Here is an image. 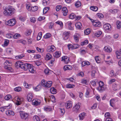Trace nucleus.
Here are the masks:
<instances>
[{
    "mask_svg": "<svg viewBox=\"0 0 121 121\" xmlns=\"http://www.w3.org/2000/svg\"><path fill=\"white\" fill-rule=\"evenodd\" d=\"M93 25L95 27H100L101 25V23L99 21L94 20Z\"/></svg>",
    "mask_w": 121,
    "mask_h": 121,
    "instance_id": "nucleus-7",
    "label": "nucleus"
},
{
    "mask_svg": "<svg viewBox=\"0 0 121 121\" xmlns=\"http://www.w3.org/2000/svg\"><path fill=\"white\" fill-rule=\"evenodd\" d=\"M62 8L61 5L57 6L56 7V11H58L60 10Z\"/></svg>",
    "mask_w": 121,
    "mask_h": 121,
    "instance_id": "nucleus-49",
    "label": "nucleus"
},
{
    "mask_svg": "<svg viewBox=\"0 0 121 121\" xmlns=\"http://www.w3.org/2000/svg\"><path fill=\"white\" fill-rule=\"evenodd\" d=\"M81 103H78L75 105V106L73 108V111L77 112L79 110V109L80 107V105H81Z\"/></svg>",
    "mask_w": 121,
    "mask_h": 121,
    "instance_id": "nucleus-5",
    "label": "nucleus"
},
{
    "mask_svg": "<svg viewBox=\"0 0 121 121\" xmlns=\"http://www.w3.org/2000/svg\"><path fill=\"white\" fill-rule=\"evenodd\" d=\"M79 35L78 34H77L74 36V39L76 41H78L79 40L78 39V36Z\"/></svg>",
    "mask_w": 121,
    "mask_h": 121,
    "instance_id": "nucleus-32",
    "label": "nucleus"
},
{
    "mask_svg": "<svg viewBox=\"0 0 121 121\" xmlns=\"http://www.w3.org/2000/svg\"><path fill=\"white\" fill-rule=\"evenodd\" d=\"M51 36V35L49 33H47L44 36V37L45 39H47L49 38Z\"/></svg>",
    "mask_w": 121,
    "mask_h": 121,
    "instance_id": "nucleus-41",
    "label": "nucleus"
},
{
    "mask_svg": "<svg viewBox=\"0 0 121 121\" xmlns=\"http://www.w3.org/2000/svg\"><path fill=\"white\" fill-rule=\"evenodd\" d=\"M75 5L76 7L78 8L81 6V4L80 1H78L75 4Z\"/></svg>",
    "mask_w": 121,
    "mask_h": 121,
    "instance_id": "nucleus-30",
    "label": "nucleus"
},
{
    "mask_svg": "<svg viewBox=\"0 0 121 121\" xmlns=\"http://www.w3.org/2000/svg\"><path fill=\"white\" fill-rule=\"evenodd\" d=\"M55 60L54 58H52L50 62V63L51 65H53V63H54Z\"/></svg>",
    "mask_w": 121,
    "mask_h": 121,
    "instance_id": "nucleus-56",
    "label": "nucleus"
},
{
    "mask_svg": "<svg viewBox=\"0 0 121 121\" xmlns=\"http://www.w3.org/2000/svg\"><path fill=\"white\" fill-rule=\"evenodd\" d=\"M72 69V66L69 65H65L63 67V69L65 71H66V70H71Z\"/></svg>",
    "mask_w": 121,
    "mask_h": 121,
    "instance_id": "nucleus-15",
    "label": "nucleus"
},
{
    "mask_svg": "<svg viewBox=\"0 0 121 121\" xmlns=\"http://www.w3.org/2000/svg\"><path fill=\"white\" fill-rule=\"evenodd\" d=\"M7 37L9 38H11L12 37H13V35L11 34H7Z\"/></svg>",
    "mask_w": 121,
    "mask_h": 121,
    "instance_id": "nucleus-48",
    "label": "nucleus"
},
{
    "mask_svg": "<svg viewBox=\"0 0 121 121\" xmlns=\"http://www.w3.org/2000/svg\"><path fill=\"white\" fill-rule=\"evenodd\" d=\"M11 95H9L6 96L4 97L5 99L6 100H8L10 99L11 97Z\"/></svg>",
    "mask_w": 121,
    "mask_h": 121,
    "instance_id": "nucleus-35",
    "label": "nucleus"
},
{
    "mask_svg": "<svg viewBox=\"0 0 121 121\" xmlns=\"http://www.w3.org/2000/svg\"><path fill=\"white\" fill-rule=\"evenodd\" d=\"M75 17V15L73 13L71 14L69 16V18L72 19H73Z\"/></svg>",
    "mask_w": 121,
    "mask_h": 121,
    "instance_id": "nucleus-46",
    "label": "nucleus"
},
{
    "mask_svg": "<svg viewBox=\"0 0 121 121\" xmlns=\"http://www.w3.org/2000/svg\"><path fill=\"white\" fill-rule=\"evenodd\" d=\"M95 60L96 62L98 63H99L100 62V60L99 59L98 56H97L95 57Z\"/></svg>",
    "mask_w": 121,
    "mask_h": 121,
    "instance_id": "nucleus-51",
    "label": "nucleus"
},
{
    "mask_svg": "<svg viewBox=\"0 0 121 121\" xmlns=\"http://www.w3.org/2000/svg\"><path fill=\"white\" fill-rule=\"evenodd\" d=\"M103 27L106 30H109L111 28V26L109 24L107 23L104 25Z\"/></svg>",
    "mask_w": 121,
    "mask_h": 121,
    "instance_id": "nucleus-9",
    "label": "nucleus"
},
{
    "mask_svg": "<svg viewBox=\"0 0 121 121\" xmlns=\"http://www.w3.org/2000/svg\"><path fill=\"white\" fill-rule=\"evenodd\" d=\"M56 23L59 24L61 27H62L63 26V24L62 22L61 21H58L56 22Z\"/></svg>",
    "mask_w": 121,
    "mask_h": 121,
    "instance_id": "nucleus-57",
    "label": "nucleus"
},
{
    "mask_svg": "<svg viewBox=\"0 0 121 121\" xmlns=\"http://www.w3.org/2000/svg\"><path fill=\"white\" fill-rule=\"evenodd\" d=\"M51 99L53 102H55V98L54 95H52L51 96Z\"/></svg>",
    "mask_w": 121,
    "mask_h": 121,
    "instance_id": "nucleus-55",
    "label": "nucleus"
},
{
    "mask_svg": "<svg viewBox=\"0 0 121 121\" xmlns=\"http://www.w3.org/2000/svg\"><path fill=\"white\" fill-rule=\"evenodd\" d=\"M90 32V29H87L84 31V33L86 35L89 34Z\"/></svg>",
    "mask_w": 121,
    "mask_h": 121,
    "instance_id": "nucleus-44",
    "label": "nucleus"
},
{
    "mask_svg": "<svg viewBox=\"0 0 121 121\" xmlns=\"http://www.w3.org/2000/svg\"><path fill=\"white\" fill-rule=\"evenodd\" d=\"M20 115L22 119L26 120L28 117L29 115L26 113H24L22 112H20Z\"/></svg>",
    "mask_w": 121,
    "mask_h": 121,
    "instance_id": "nucleus-4",
    "label": "nucleus"
},
{
    "mask_svg": "<svg viewBox=\"0 0 121 121\" xmlns=\"http://www.w3.org/2000/svg\"><path fill=\"white\" fill-rule=\"evenodd\" d=\"M31 22L34 23L36 21L35 19V17H32L30 18Z\"/></svg>",
    "mask_w": 121,
    "mask_h": 121,
    "instance_id": "nucleus-61",
    "label": "nucleus"
},
{
    "mask_svg": "<svg viewBox=\"0 0 121 121\" xmlns=\"http://www.w3.org/2000/svg\"><path fill=\"white\" fill-rule=\"evenodd\" d=\"M65 105L66 108L69 109L72 107V103H70L69 101H68L67 102Z\"/></svg>",
    "mask_w": 121,
    "mask_h": 121,
    "instance_id": "nucleus-18",
    "label": "nucleus"
},
{
    "mask_svg": "<svg viewBox=\"0 0 121 121\" xmlns=\"http://www.w3.org/2000/svg\"><path fill=\"white\" fill-rule=\"evenodd\" d=\"M72 23L70 22H68V26L69 29L70 30H73V28L72 26Z\"/></svg>",
    "mask_w": 121,
    "mask_h": 121,
    "instance_id": "nucleus-20",
    "label": "nucleus"
},
{
    "mask_svg": "<svg viewBox=\"0 0 121 121\" xmlns=\"http://www.w3.org/2000/svg\"><path fill=\"white\" fill-rule=\"evenodd\" d=\"M102 34V32L101 31H99L95 33V35L97 37H99L100 35Z\"/></svg>",
    "mask_w": 121,
    "mask_h": 121,
    "instance_id": "nucleus-34",
    "label": "nucleus"
},
{
    "mask_svg": "<svg viewBox=\"0 0 121 121\" xmlns=\"http://www.w3.org/2000/svg\"><path fill=\"white\" fill-rule=\"evenodd\" d=\"M22 64V62L21 61H18L16 62L15 64V67L18 68L19 67H21V64Z\"/></svg>",
    "mask_w": 121,
    "mask_h": 121,
    "instance_id": "nucleus-14",
    "label": "nucleus"
},
{
    "mask_svg": "<svg viewBox=\"0 0 121 121\" xmlns=\"http://www.w3.org/2000/svg\"><path fill=\"white\" fill-rule=\"evenodd\" d=\"M50 91L51 93L52 94H55L56 93V90L54 87L51 88Z\"/></svg>",
    "mask_w": 121,
    "mask_h": 121,
    "instance_id": "nucleus-23",
    "label": "nucleus"
},
{
    "mask_svg": "<svg viewBox=\"0 0 121 121\" xmlns=\"http://www.w3.org/2000/svg\"><path fill=\"white\" fill-rule=\"evenodd\" d=\"M14 9L9 8H5L4 12V14L6 16H11L14 13Z\"/></svg>",
    "mask_w": 121,
    "mask_h": 121,
    "instance_id": "nucleus-1",
    "label": "nucleus"
},
{
    "mask_svg": "<svg viewBox=\"0 0 121 121\" xmlns=\"http://www.w3.org/2000/svg\"><path fill=\"white\" fill-rule=\"evenodd\" d=\"M29 70L30 72L32 73H34L35 71L33 67H32L31 68H30Z\"/></svg>",
    "mask_w": 121,
    "mask_h": 121,
    "instance_id": "nucleus-54",
    "label": "nucleus"
},
{
    "mask_svg": "<svg viewBox=\"0 0 121 121\" xmlns=\"http://www.w3.org/2000/svg\"><path fill=\"white\" fill-rule=\"evenodd\" d=\"M91 83L92 86H96V83L95 81H91Z\"/></svg>",
    "mask_w": 121,
    "mask_h": 121,
    "instance_id": "nucleus-62",
    "label": "nucleus"
},
{
    "mask_svg": "<svg viewBox=\"0 0 121 121\" xmlns=\"http://www.w3.org/2000/svg\"><path fill=\"white\" fill-rule=\"evenodd\" d=\"M52 58V56L49 53H48L46 55L45 59L46 60H50Z\"/></svg>",
    "mask_w": 121,
    "mask_h": 121,
    "instance_id": "nucleus-24",
    "label": "nucleus"
},
{
    "mask_svg": "<svg viewBox=\"0 0 121 121\" xmlns=\"http://www.w3.org/2000/svg\"><path fill=\"white\" fill-rule=\"evenodd\" d=\"M32 7H31L30 4H28L27 5L26 8L29 11H31L32 10Z\"/></svg>",
    "mask_w": 121,
    "mask_h": 121,
    "instance_id": "nucleus-42",
    "label": "nucleus"
},
{
    "mask_svg": "<svg viewBox=\"0 0 121 121\" xmlns=\"http://www.w3.org/2000/svg\"><path fill=\"white\" fill-rule=\"evenodd\" d=\"M106 87L104 86H103L99 87L98 88V90L100 92H102L106 89Z\"/></svg>",
    "mask_w": 121,
    "mask_h": 121,
    "instance_id": "nucleus-16",
    "label": "nucleus"
},
{
    "mask_svg": "<svg viewBox=\"0 0 121 121\" xmlns=\"http://www.w3.org/2000/svg\"><path fill=\"white\" fill-rule=\"evenodd\" d=\"M99 87H101L104 86V84L103 82L100 81L99 82Z\"/></svg>",
    "mask_w": 121,
    "mask_h": 121,
    "instance_id": "nucleus-60",
    "label": "nucleus"
},
{
    "mask_svg": "<svg viewBox=\"0 0 121 121\" xmlns=\"http://www.w3.org/2000/svg\"><path fill=\"white\" fill-rule=\"evenodd\" d=\"M41 83L42 86L45 87L49 88L51 86L52 82L51 81L46 82L45 80H43L41 81Z\"/></svg>",
    "mask_w": 121,
    "mask_h": 121,
    "instance_id": "nucleus-2",
    "label": "nucleus"
},
{
    "mask_svg": "<svg viewBox=\"0 0 121 121\" xmlns=\"http://www.w3.org/2000/svg\"><path fill=\"white\" fill-rule=\"evenodd\" d=\"M38 9V7L36 6L32 7L31 10L33 12H35L37 11Z\"/></svg>",
    "mask_w": 121,
    "mask_h": 121,
    "instance_id": "nucleus-33",
    "label": "nucleus"
},
{
    "mask_svg": "<svg viewBox=\"0 0 121 121\" xmlns=\"http://www.w3.org/2000/svg\"><path fill=\"white\" fill-rule=\"evenodd\" d=\"M55 47L53 45L49 46L48 47L47 50L48 52H52L54 50Z\"/></svg>",
    "mask_w": 121,
    "mask_h": 121,
    "instance_id": "nucleus-8",
    "label": "nucleus"
},
{
    "mask_svg": "<svg viewBox=\"0 0 121 121\" xmlns=\"http://www.w3.org/2000/svg\"><path fill=\"white\" fill-rule=\"evenodd\" d=\"M12 51V49L10 48H7L6 51L8 53L10 54L11 53V52Z\"/></svg>",
    "mask_w": 121,
    "mask_h": 121,
    "instance_id": "nucleus-45",
    "label": "nucleus"
},
{
    "mask_svg": "<svg viewBox=\"0 0 121 121\" xmlns=\"http://www.w3.org/2000/svg\"><path fill=\"white\" fill-rule=\"evenodd\" d=\"M9 43V41L8 40H5L4 42V45L6 46H7Z\"/></svg>",
    "mask_w": 121,
    "mask_h": 121,
    "instance_id": "nucleus-59",
    "label": "nucleus"
},
{
    "mask_svg": "<svg viewBox=\"0 0 121 121\" xmlns=\"http://www.w3.org/2000/svg\"><path fill=\"white\" fill-rule=\"evenodd\" d=\"M91 9L95 11H97L98 9L97 7L95 6H91L90 7Z\"/></svg>",
    "mask_w": 121,
    "mask_h": 121,
    "instance_id": "nucleus-26",
    "label": "nucleus"
},
{
    "mask_svg": "<svg viewBox=\"0 0 121 121\" xmlns=\"http://www.w3.org/2000/svg\"><path fill=\"white\" fill-rule=\"evenodd\" d=\"M15 91L17 92H19L21 91V88L20 87H18L14 89Z\"/></svg>",
    "mask_w": 121,
    "mask_h": 121,
    "instance_id": "nucleus-36",
    "label": "nucleus"
},
{
    "mask_svg": "<svg viewBox=\"0 0 121 121\" xmlns=\"http://www.w3.org/2000/svg\"><path fill=\"white\" fill-rule=\"evenodd\" d=\"M117 27L118 29H119L121 28V22L119 21H117L116 22Z\"/></svg>",
    "mask_w": 121,
    "mask_h": 121,
    "instance_id": "nucleus-29",
    "label": "nucleus"
},
{
    "mask_svg": "<svg viewBox=\"0 0 121 121\" xmlns=\"http://www.w3.org/2000/svg\"><path fill=\"white\" fill-rule=\"evenodd\" d=\"M49 7H46L44 8L43 10V13L44 14H45L49 10Z\"/></svg>",
    "mask_w": 121,
    "mask_h": 121,
    "instance_id": "nucleus-40",
    "label": "nucleus"
},
{
    "mask_svg": "<svg viewBox=\"0 0 121 121\" xmlns=\"http://www.w3.org/2000/svg\"><path fill=\"white\" fill-rule=\"evenodd\" d=\"M62 13L64 16H65L67 14L68 11L66 7H63L62 9Z\"/></svg>",
    "mask_w": 121,
    "mask_h": 121,
    "instance_id": "nucleus-13",
    "label": "nucleus"
},
{
    "mask_svg": "<svg viewBox=\"0 0 121 121\" xmlns=\"http://www.w3.org/2000/svg\"><path fill=\"white\" fill-rule=\"evenodd\" d=\"M8 25L12 26L14 25L16 23V20L14 19H11L5 22Z\"/></svg>",
    "mask_w": 121,
    "mask_h": 121,
    "instance_id": "nucleus-3",
    "label": "nucleus"
},
{
    "mask_svg": "<svg viewBox=\"0 0 121 121\" xmlns=\"http://www.w3.org/2000/svg\"><path fill=\"white\" fill-rule=\"evenodd\" d=\"M42 36V32H40L39 33L37 37V40H40L41 39Z\"/></svg>",
    "mask_w": 121,
    "mask_h": 121,
    "instance_id": "nucleus-31",
    "label": "nucleus"
},
{
    "mask_svg": "<svg viewBox=\"0 0 121 121\" xmlns=\"http://www.w3.org/2000/svg\"><path fill=\"white\" fill-rule=\"evenodd\" d=\"M13 37L14 39H17L20 36V35L19 34H16L14 35H13Z\"/></svg>",
    "mask_w": 121,
    "mask_h": 121,
    "instance_id": "nucleus-47",
    "label": "nucleus"
},
{
    "mask_svg": "<svg viewBox=\"0 0 121 121\" xmlns=\"http://www.w3.org/2000/svg\"><path fill=\"white\" fill-rule=\"evenodd\" d=\"M21 103V99L19 98L18 99L17 102L16 103V105H20Z\"/></svg>",
    "mask_w": 121,
    "mask_h": 121,
    "instance_id": "nucleus-39",
    "label": "nucleus"
},
{
    "mask_svg": "<svg viewBox=\"0 0 121 121\" xmlns=\"http://www.w3.org/2000/svg\"><path fill=\"white\" fill-rule=\"evenodd\" d=\"M98 104L97 103H96L94 104L93 106L91 107V108L92 109H94L96 107V106Z\"/></svg>",
    "mask_w": 121,
    "mask_h": 121,
    "instance_id": "nucleus-58",
    "label": "nucleus"
},
{
    "mask_svg": "<svg viewBox=\"0 0 121 121\" xmlns=\"http://www.w3.org/2000/svg\"><path fill=\"white\" fill-rule=\"evenodd\" d=\"M62 61H64L65 63L67 64L69 62V58L67 56H63L62 58Z\"/></svg>",
    "mask_w": 121,
    "mask_h": 121,
    "instance_id": "nucleus-12",
    "label": "nucleus"
},
{
    "mask_svg": "<svg viewBox=\"0 0 121 121\" xmlns=\"http://www.w3.org/2000/svg\"><path fill=\"white\" fill-rule=\"evenodd\" d=\"M104 50L106 52H110L111 51L112 49L110 48H109L107 46H105L104 48Z\"/></svg>",
    "mask_w": 121,
    "mask_h": 121,
    "instance_id": "nucleus-21",
    "label": "nucleus"
},
{
    "mask_svg": "<svg viewBox=\"0 0 121 121\" xmlns=\"http://www.w3.org/2000/svg\"><path fill=\"white\" fill-rule=\"evenodd\" d=\"M42 84H40L38 85L34 89L36 90V91H39L41 89L42 86Z\"/></svg>",
    "mask_w": 121,
    "mask_h": 121,
    "instance_id": "nucleus-22",
    "label": "nucleus"
},
{
    "mask_svg": "<svg viewBox=\"0 0 121 121\" xmlns=\"http://www.w3.org/2000/svg\"><path fill=\"white\" fill-rule=\"evenodd\" d=\"M28 65L27 63H26L24 64L23 62H22V64H21L20 68L25 70H27V66Z\"/></svg>",
    "mask_w": 121,
    "mask_h": 121,
    "instance_id": "nucleus-11",
    "label": "nucleus"
},
{
    "mask_svg": "<svg viewBox=\"0 0 121 121\" xmlns=\"http://www.w3.org/2000/svg\"><path fill=\"white\" fill-rule=\"evenodd\" d=\"M75 26L77 28L80 29L82 26L81 23L80 22H78L76 24Z\"/></svg>",
    "mask_w": 121,
    "mask_h": 121,
    "instance_id": "nucleus-28",
    "label": "nucleus"
},
{
    "mask_svg": "<svg viewBox=\"0 0 121 121\" xmlns=\"http://www.w3.org/2000/svg\"><path fill=\"white\" fill-rule=\"evenodd\" d=\"M85 113L83 112L81 113L79 115V117H80V119L82 120L84 118L85 116Z\"/></svg>",
    "mask_w": 121,
    "mask_h": 121,
    "instance_id": "nucleus-25",
    "label": "nucleus"
},
{
    "mask_svg": "<svg viewBox=\"0 0 121 121\" xmlns=\"http://www.w3.org/2000/svg\"><path fill=\"white\" fill-rule=\"evenodd\" d=\"M33 96L31 93H29L27 96V99L29 102H30L32 100Z\"/></svg>",
    "mask_w": 121,
    "mask_h": 121,
    "instance_id": "nucleus-19",
    "label": "nucleus"
},
{
    "mask_svg": "<svg viewBox=\"0 0 121 121\" xmlns=\"http://www.w3.org/2000/svg\"><path fill=\"white\" fill-rule=\"evenodd\" d=\"M31 32V30H28L25 33V35L26 36H28L30 34Z\"/></svg>",
    "mask_w": 121,
    "mask_h": 121,
    "instance_id": "nucleus-37",
    "label": "nucleus"
},
{
    "mask_svg": "<svg viewBox=\"0 0 121 121\" xmlns=\"http://www.w3.org/2000/svg\"><path fill=\"white\" fill-rule=\"evenodd\" d=\"M60 52H56L53 54V55L54 57L56 58L60 57L61 55Z\"/></svg>",
    "mask_w": 121,
    "mask_h": 121,
    "instance_id": "nucleus-17",
    "label": "nucleus"
},
{
    "mask_svg": "<svg viewBox=\"0 0 121 121\" xmlns=\"http://www.w3.org/2000/svg\"><path fill=\"white\" fill-rule=\"evenodd\" d=\"M44 109L45 110L47 111H50L51 110V108H48V107H47L46 106L45 107H44Z\"/></svg>",
    "mask_w": 121,
    "mask_h": 121,
    "instance_id": "nucleus-50",
    "label": "nucleus"
},
{
    "mask_svg": "<svg viewBox=\"0 0 121 121\" xmlns=\"http://www.w3.org/2000/svg\"><path fill=\"white\" fill-rule=\"evenodd\" d=\"M24 86L26 88H29V86L28 84L27 83L25 82L24 83Z\"/></svg>",
    "mask_w": 121,
    "mask_h": 121,
    "instance_id": "nucleus-64",
    "label": "nucleus"
},
{
    "mask_svg": "<svg viewBox=\"0 0 121 121\" xmlns=\"http://www.w3.org/2000/svg\"><path fill=\"white\" fill-rule=\"evenodd\" d=\"M113 100L112 99H111L110 101V105L112 107H113L114 106V104H113Z\"/></svg>",
    "mask_w": 121,
    "mask_h": 121,
    "instance_id": "nucleus-63",
    "label": "nucleus"
},
{
    "mask_svg": "<svg viewBox=\"0 0 121 121\" xmlns=\"http://www.w3.org/2000/svg\"><path fill=\"white\" fill-rule=\"evenodd\" d=\"M68 48L70 50V49H73V46L72 45L70 44H69L68 45Z\"/></svg>",
    "mask_w": 121,
    "mask_h": 121,
    "instance_id": "nucleus-52",
    "label": "nucleus"
},
{
    "mask_svg": "<svg viewBox=\"0 0 121 121\" xmlns=\"http://www.w3.org/2000/svg\"><path fill=\"white\" fill-rule=\"evenodd\" d=\"M75 87V85H71L69 84L66 86V87L67 88H73Z\"/></svg>",
    "mask_w": 121,
    "mask_h": 121,
    "instance_id": "nucleus-43",
    "label": "nucleus"
},
{
    "mask_svg": "<svg viewBox=\"0 0 121 121\" xmlns=\"http://www.w3.org/2000/svg\"><path fill=\"white\" fill-rule=\"evenodd\" d=\"M32 102L33 105L37 106L40 104L41 101L39 100L36 99H33L32 101Z\"/></svg>",
    "mask_w": 121,
    "mask_h": 121,
    "instance_id": "nucleus-6",
    "label": "nucleus"
},
{
    "mask_svg": "<svg viewBox=\"0 0 121 121\" xmlns=\"http://www.w3.org/2000/svg\"><path fill=\"white\" fill-rule=\"evenodd\" d=\"M33 121H40L39 118L37 116H34L33 117Z\"/></svg>",
    "mask_w": 121,
    "mask_h": 121,
    "instance_id": "nucleus-27",
    "label": "nucleus"
},
{
    "mask_svg": "<svg viewBox=\"0 0 121 121\" xmlns=\"http://www.w3.org/2000/svg\"><path fill=\"white\" fill-rule=\"evenodd\" d=\"M97 15L100 18H102L104 17L103 15L102 14L100 13H97Z\"/></svg>",
    "mask_w": 121,
    "mask_h": 121,
    "instance_id": "nucleus-53",
    "label": "nucleus"
},
{
    "mask_svg": "<svg viewBox=\"0 0 121 121\" xmlns=\"http://www.w3.org/2000/svg\"><path fill=\"white\" fill-rule=\"evenodd\" d=\"M112 88L113 90L116 91L117 90L120 89L121 88V87L119 85L115 84H113Z\"/></svg>",
    "mask_w": 121,
    "mask_h": 121,
    "instance_id": "nucleus-10",
    "label": "nucleus"
},
{
    "mask_svg": "<svg viewBox=\"0 0 121 121\" xmlns=\"http://www.w3.org/2000/svg\"><path fill=\"white\" fill-rule=\"evenodd\" d=\"M24 55H21L18 56H16L15 57V58L16 59H22V57H24Z\"/></svg>",
    "mask_w": 121,
    "mask_h": 121,
    "instance_id": "nucleus-38",
    "label": "nucleus"
}]
</instances>
